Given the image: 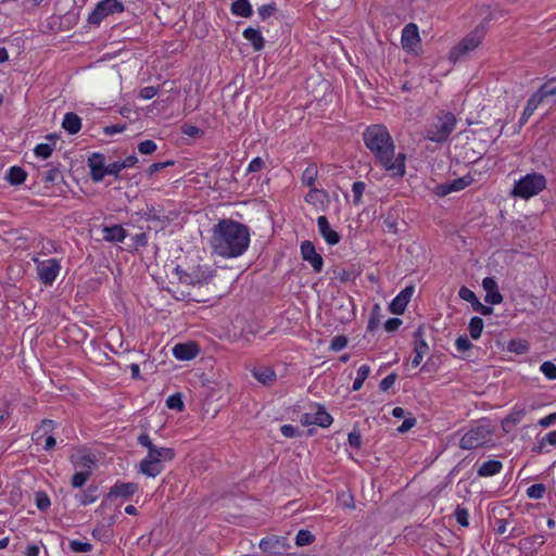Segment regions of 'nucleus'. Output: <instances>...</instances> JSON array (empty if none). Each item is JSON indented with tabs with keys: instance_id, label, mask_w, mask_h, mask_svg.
I'll return each instance as SVG.
<instances>
[{
	"instance_id": "obj_1",
	"label": "nucleus",
	"mask_w": 556,
	"mask_h": 556,
	"mask_svg": "<svg viewBox=\"0 0 556 556\" xmlns=\"http://www.w3.org/2000/svg\"><path fill=\"white\" fill-rule=\"evenodd\" d=\"M363 139L377 163L387 172L392 173L393 176H404L406 155L399 153L395 156V146L386 126L376 124L367 127L363 134Z\"/></svg>"
},
{
	"instance_id": "obj_2",
	"label": "nucleus",
	"mask_w": 556,
	"mask_h": 556,
	"mask_svg": "<svg viewBox=\"0 0 556 556\" xmlns=\"http://www.w3.org/2000/svg\"><path fill=\"white\" fill-rule=\"evenodd\" d=\"M250 244L249 228L232 219H220L212 230L211 248L214 254L225 258L242 255Z\"/></svg>"
},
{
	"instance_id": "obj_3",
	"label": "nucleus",
	"mask_w": 556,
	"mask_h": 556,
	"mask_svg": "<svg viewBox=\"0 0 556 556\" xmlns=\"http://www.w3.org/2000/svg\"><path fill=\"white\" fill-rule=\"evenodd\" d=\"M175 457V451L170 447L155 446L139 464V472L155 478L164 470V463Z\"/></svg>"
},
{
	"instance_id": "obj_4",
	"label": "nucleus",
	"mask_w": 556,
	"mask_h": 556,
	"mask_svg": "<svg viewBox=\"0 0 556 556\" xmlns=\"http://www.w3.org/2000/svg\"><path fill=\"white\" fill-rule=\"evenodd\" d=\"M457 124V118L452 112H440L427 129L426 138L435 143H442L448 139Z\"/></svg>"
},
{
	"instance_id": "obj_5",
	"label": "nucleus",
	"mask_w": 556,
	"mask_h": 556,
	"mask_svg": "<svg viewBox=\"0 0 556 556\" xmlns=\"http://www.w3.org/2000/svg\"><path fill=\"white\" fill-rule=\"evenodd\" d=\"M549 100L554 102L556 101V78H551L545 81L540 89L528 99L526 108L519 119L520 127L528 122L541 103Z\"/></svg>"
},
{
	"instance_id": "obj_6",
	"label": "nucleus",
	"mask_w": 556,
	"mask_h": 556,
	"mask_svg": "<svg viewBox=\"0 0 556 556\" xmlns=\"http://www.w3.org/2000/svg\"><path fill=\"white\" fill-rule=\"evenodd\" d=\"M546 188V178L539 173L527 174L514 186L511 194L528 200Z\"/></svg>"
},
{
	"instance_id": "obj_7",
	"label": "nucleus",
	"mask_w": 556,
	"mask_h": 556,
	"mask_svg": "<svg viewBox=\"0 0 556 556\" xmlns=\"http://www.w3.org/2000/svg\"><path fill=\"white\" fill-rule=\"evenodd\" d=\"M493 431L488 425H479L468 430L459 441L463 450H473L483 446L492 440Z\"/></svg>"
},
{
	"instance_id": "obj_8",
	"label": "nucleus",
	"mask_w": 556,
	"mask_h": 556,
	"mask_svg": "<svg viewBox=\"0 0 556 556\" xmlns=\"http://www.w3.org/2000/svg\"><path fill=\"white\" fill-rule=\"evenodd\" d=\"M484 36L482 28L477 27L473 31L467 35L456 47L450 52V60L457 62L467 53L473 51L481 42Z\"/></svg>"
},
{
	"instance_id": "obj_9",
	"label": "nucleus",
	"mask_w": 556,
	"mask_h": 556,
	"mask_svg": "<svg viewBox=\"0 0 556 556\" xmlns=\"http://www.w3.org/2000/svg\"><path fill=\"white\" fill-rule=\"evenodd\" d=\"M124 11V4L118 0H101L88 16V23L99 25L105 17Z\"/></svg>"
},
{
	"instance_id": "obj_10",
	"label": "nucleus",
	"mask_w": 556,
	"mask_h": 556,
	"mask_svg": "<svg viewBox=\"0 0 556 556\" xmlns=\"http://www.w3.org/2000/svg\"><path fill=\"white\" fill-rule=\"evenodd\" d=\"M34 261L37 264L36 270L38 279L45 286H52L61 270L60 261L55 258H48L43 261L35 258Z\"/></svg>"
},
{
	"instance_id": "obj_11",
	"label": "nucleus",
	"mask_w": 556,
	"mask_h": 556,
	"mask_svg": "<svg viewBox=\"0 0 556 556\" xmlns=\"http://www.w3.org/2000/svg\"><path fill=\"white\" fill-rule=\"evenodd\" d=\"M54 428L53 420L45 419L41 421L40 426L33 433V441L36 444L43 443V448L46 451H51L55 446V438L52 434H49Z\"/></svg>"
},
{
	"instance_id": "obj_12",
	"label": "nucleus",
	"mask_w": 556,
	"mask_h": 556,
	"mask_svg": "<svg viewBox=\"0 0 556 556\" xmlns=\"http://www.w3.org/2000/svg\"><path fill=\"white\" fill-rule=\"evenodd\" d=\"M302 258L311 264L315 273H320L324 266L323 256L316 252L312 241H303L301 243Z\"/></svg>"
},
{
	"instance_id": "obj_13",
	"label": "nucleus",
	"mask_w": 556,
	"mask_h": 556,
	"mask_svg": "<svg viewBox=\"0 0 556 556\" xmlns=\"http://www.w3.org/2000/svg\"><path fill=\"white\" fill-rule=\"evenodd\" d=\"M402 47L408 52H414L420 45L418 27L414 23L407 24L402 30Z\"/></svg>"
},
{
	"instance_id": "obj_14",
	"label": "nucleus",
	"mask_w": 556,
	"mask_h": 556,
	"mask_svg": "<svg viewBox=\"0 0 556 556\" xmlns=\"http://www.w3.org/2000/svg\"><path fill=\"white\" fill-rule=\"evenodd\" d=\"M139 490V485L135 482H116L113 486H111L108 498H130L135 493Z\"/></svg>"
},
{
	"instance_id": "obj_15",
	"label": "nucleus",
	"mask_w": 556,
	"mask_h": 556,
	"mask_svg": "<svg viewBox=\"0 0 556 556\" xmlns=\"http://www.w3.org/2000/svg\"><path fill=\"white\" fill-rule=\"evenodd\" d=\"M414 293V287L408 286L403 289L390 303L389 309L392 314L401 315L405 312Z\"/></svg>"
},
{
	"instance_id": "obj_16",
	"label": "nucleus",
	"mask_w": 556,
	"mask_h": 556,
	"mask_svg": "<svg viewBox=\"0 0 556 556\" xmlns=\"http://www.w3.org/2000/svg\"><path fill=\"white\" fill-rule=\"evenodd\" d=\"M414 352L415 356L412 359V365L417 367L424 359V356L429 352V345L424 339V330L419 327L415 333Z\"/></svg>"
},
{
	"instance_id": "obj_17",
	"label": "nucleus",
	"mask_w": 556,
	"mask_h": 556,
	"mask_svg": "<svg viewBox=\"0 0 556 556\" xmlns=\"http://www.w3.org/2000/svg\"><path fill=\"white\" fill-rule=\"evenodd\" d=\"M317 227L319 233L329 245H336L340 242L341 236L330 227L326 216L323 215L317 218Z\"/></svg>"
},
{
	"instance_id": "obj_18",
	"label": "nucleus",
	"mask_w": 556,
	"mask_h": 556,
	"mask_svg": "<svg viewBox=\"0 0 556 556\" xmlns=\"http://www.w3.org/2000/svg\"><path fill=\"white\" fill-rule=\"evenodd\" d=\"M88 166L90 168V176L93 181L99 182L105 176L104 156L100 153H92L88 159Z\"/></svg>"
},
{
	"instance_id": "obj_19",
	"label": "nucleus",
	"mask_w": 556,
	"mask_h": 556,
	"mask_svg": "<svg viewBox=\"0 0 556 556\" xmlns=\"http://www.w3.org/2000/svg\"><path fill=\"white\" fill-rule=\"evenodd\" d=\"M199 354V346L194 342L177 343L173 348V355L179 361H190Z\"/></svg>"
},
{
	"instance_id": "obj_20",
	"label": "nucleus",
	"mask_w": 556,
	"mask_h": 556,
	"mask_svg": "<svg viewBox=\"0 0 556 556\" xmlns=\"http://www.w3.org/2000/svg\"><path fill=\"white\" fill-rule=\"evenodd\" d=\"M211 278H212V275L208 271L203 270L201 268H198V269L193 270L192 273L179 274L180 282L187 283V285H192V286L207 283Z\"/></svg>"
},
{
	"instance_id": "obj_21",
	"label": "nucleus",
	"mask_w": 556,
	"mask_h": 556,
	"mask_svg": "<svg viewBox=\"0 0 556 556\" xmlns=\"http://www.w3.org/2000/svg\"><path fill=\"white\" fill-rule=\"evenodd\" d=\"M103 239L108 242H123L127 231L121 225L104 226L102 228Z\"/></svg>"
},
{
	"instance_id": "obj_22",
	"label": "nucleus",
	"mask_w": 556,
	"mask_h": 556,
	"mask_svg": "<svg viewBox=\"0 0 556 556\" xmlns=\"http://www.w3.org/2000/svg\"><path fill=\"white\" fill-rule=\"evenodd\" d=\"M253 377L265 386H269L276 380V372L270 367L260 366L252 370Z\"/></svg>"
},
{
	"instance_id": "obj_23",
	"label": "nucleus",
	"mask_w": 556,
	"mask_h": 556,
	"mask_svg": "<svg viewBox=\"0 0 556 556\" xmlns=\"http://www.w3.org/2000/svg\"><path fill=\"white\" fill-rule=\"evenodd\" d=\"M243 37L251 42L255 51H261L265 46V40L258 29L248 27L243 30Z\"/></svg>"
},
{
	"instance_id": "obj_24",
	"label": "nucleus",
	"mask_w": 556,
	"mask_h": 556,
	"mask_svg": "<svg viewBox=\"0 0 556 556\" xmlns=\"http://www.w3.org/2000/svg\"><path fill=\"white\" fill-rule=\"evenodd\" d=\"M471 181H472L471 177L464 176V177L453 180L452 182L444 184L440 188L442 190V194L446 195L451 192L465 189L467 186H469L471 184Z\"/></svg>"
},
{
	"instance_id": "obj_25",
	"label": "nucleus",
	"mask_w": 556,
	"mask_h": 556,
	"mask_svg": "<svg viewBox=\"0 0 556 556\" xmlns=\"http://www.w3.org/2000/svg\"><path fill=\"white\" fill-rule=\"evenodd\" d=\"M503 468L500 460L491 459L484 462L477 470L479 477H491L498 473Z\"/></svg>"
},
{
	"instance_id": "obj_26",
	"label": "nucleus",
	"mask_w": 556,
	"mask_h": 556,
	"mask_svg": "<svg viewBox=\"0 0 556 556\" xmlns=\"http://www.w3.org/2000/svg\"><path fill=\"white\" fill-rule=\"evenodd\" d=\"M62 126L68 134L75 135L81 128V118L75 113H66Z\"/></svg>"
},
{
	"instance_id": "obj_27",
	"label": "nucleus",
	"mask_w": 556,
	"mask_h": 556,
	"mask_svg": "<svg viewBox=\"0 0 556 556\" xmlns=\"http://www.w3.org/2000/svg\"><path fill=\"white\" fill-rule=\"evenodd\" d=\"M71 462L74 464L75 467L88 471H91L92 467L96 465V458L90 454H83L77 457L72 456Z\"/></svg>"
},
{
	"instance_id": "obj_28",
	"label": "nucleus",
	"mask_w": 556,
	"mask_h": 556,
	"mask_svg": "<svg viewBox=\"0 0 556 556\" xmlns=\"http://www.w3.org/2000/svg\"><path fill=\"white\" fill-rule=\"evenodd\" d=\"M231 11L235 15L242 17H250L253 13L249 0H236L231 4Z\"/></svg>"
},
{
	"instance_id": "obj_29",
	"label": "nucleus",
	"mask_w": 556,
	"mask_h": 556,
	"mask_svg": "<svg viewBox=\"0 0 556 556\" xmlns=\"http://www.w3.org/2000/svg\"><path fill=\"white\" fill-rule=\"evenodd\" d=\"M314 419L315 425H318L323 428L329 427L333 421L331 415L327 413L321 405L316 406V410L314 412Z\"/></svg>"
},
{
	"instance_id": "obj_30",
	"label": "nucleus",
	"mask_w": 556,
	"mask_h": 556,
	"mask_svg": "<svg viewBox=\"0 0 556 556\" xmlns=\"http://www.w3.org/2000/svg\"><path fill=\"white\" fill-rule=\"evenodd\" d=\"M26 176V172L22 167L12 166L7 174V179L11 185L17 186L25 181Z\"/></svg>"
},
{
	"instance_id": "obj_31",
	"label": "nucleus",
	"mask_w": 556,
	"mask_h": 556,
	"mask_svg": "<svg viewBox=\"0 0 556 556\" xmlns=\"http://www.w3.org/2000/svg\"><path fill=\"white\" fill-rule=\"evenodd\" d=\"M468 330L473 340L479 339L483 331V319L481 317L473 316L469 321Z\"/></svg>"
},
{
	"instance_id": "obj_32",
	"label": "nucleus",
	"mask_w": 556,
	"mask_h": 556,
	"mask_svg": "<svg viewBox=\"0 0 556 556\" xmlns=\"http://www.w3.org/2000/svg\"><path fill=\"white\" fill-rule=\"evenodd\" d=\"M98 488L89 486L86 491L77 495V498L80 505L86 506L97 501L98 498Z\"/></svg>"
},
{
	"instance_id": "obj_33",
	"label": "nucleus",
	"mask_w": 556,
	"mask_h": 556,
	"mask_svg": "<svg viewBox=\"0 0 556 556\" xmlns=\"http://www.w3.org/2000/svg\"><path fill=\"white\" fill-rule=\"evenodd\" d=\"M317 167L316 165L312 164V165H308L303 174H302V182L303 185L309 187V188H313L314 184H315V180H316V177H317Z\"/></svg>"
},
{
	"instance_id": "obj_34",
	"label": "nucleus",
	"mask_w": 556,
	"mask_h": 556,
	"mask_svg": "<svg viewBox=\"0 0 556 556\" xmlns=\"http://www.w3.org/2000/svg\"><path fill=\"white\" fill-rule=\"evenodd\" d=\"M370 374V367L368 365H362L357 370V376L353 382L352 390L358 391L364 381L367 379L368 375Z\"/></svg>"
},
{
	"instance_id": "obj_35",
	"label": "nucleus",
	"mask_w": 556,
	"mask_h": 556,
	"mask_svg": "<svg viewBox=\"0 0 556 556\" xmlns=\"http://www.w3.org/2000/svg\"><path fill=\"white\" fill-rule=\"evenodd\" d=\"M54 149L55 141H53L52 143H39L35 147L34 152L38 157L46 160L51 156Z\"/></svg>"
},
{
	"instance_id": "obj_36",
	"label": "nucleus",
	"mask_w": 556,
	"mask_h": 556,
	"mask_svg": "<svg viewBox=\"0 0 556 556\" xmlns=\"http://www.w3.org/2000/svg\"><path fill=\"white\" fill-rule=\"evenodd\" d=\"M315 541V536L308 530H300L295 536V544L298 546H306Z\"/></svg>"
},
{
	"instance_id": "obj_37",
	"label": "nucleus",
	"mask_w": 556,
	"mask_h": 556,
	"mask_svg": "<svg viewBox=\"0 0 556 556\" xmlns=\"http://www.w3.org/2000/svg\"><path fill=\"white\" fill-rule=\"evenodd\" d=\"M546 486L542 483H535L527 489V495L530 498L540 500L544 496Z\"/></svg>"
},
{
	"instance_id": "obj_38",
	"label": "nucleus",
	"mask_w": 556,
	"mask_h": 556,
	"mask_svg": "<svg viewBox=\"0 0 556 556\" xmlns=\"http://www.w3.org/2000/svg\"><path fill=\"white\" fill-rule=\"evenodd\" d=\"M90 476H91V471H88V470L77 471L72 477L71 483L74 488H81L87 482V480L89 479Z\"/></svg>"
},
{
	"instance_id": "obj_39",
	"label": "nucleus",
	"mask_w": 556,
	"mask_h": 556,
	"mask_svg": "<svg viewBox=\"0 0 556 556\" xmlns=\"http://www.w3.org/2000/svg\"><path fill=\"white\" fill-rule=\"evenodd\" d=\"M508 350L517 354H525L529 351V344L525 340H511L508 343Z\"/></svg>"
},
{
	"instance_id": "obj_40",
	"label": "nucleus",
	"mask_w": 556,
	"mask_h": 556,
	"mask_svg": "<svg viewBox=\"0 0 556 556\" xmlns=\"http://www.w3.org/2000/svg\"><path fill=\"white\" fill-rule=\"evenodd\" d=\"M166 405L168 408L176 409L179 412L182 410L185 407L182 397L179 393L168 396L166 400Z\"/></svg>"
},
{
	"instance_id": "obj_41",
	"label": "nucleus",
	"mask_w": 556,
	"mask_h": 556,
	"mask_svg": "<svg viewBox=\"0 0 556 556\" xmlns=\"http://www.w3.org/2000/svg\"><path fill=\"white\" fill-rule=\"evenodd\" d=\"M540 370L548 380H556V365L549 361L542 363Z\"/></svg>"
},
{
	"instance_id": "obj_42",
	"label": "nucleus",
	"mask_w": 556,
	"mask_h": 556,
	"mask_svg": "<svg viewBox=\"0 0 556 556\" xmlns=\"http://www.w3.org/2000/svg\"><path fill=\"white\" fill-rule=\"evenodd\" d=\"M70 548L74 553H89L92 551V545L87 542L73 540L70 542Z\"/></svg>"
},
{
	"instance_id": "obj_43",
	"label": "nucleus",
	"mask_w": 556,
	"mask_h": 556,
	"mask_svg": "<svg viewBox=\"0 0 556 556\" xmlns=\"http://www.w3.org/2000/svg\"><path fill=\"white\" fill-rule=\"evenodd\" d=\"M36 506L39 510H46L50 507V498L45 492H37L35 495Z\"/></svg>"
},
{
	"instance_id": "obj_44",
	"label": "nucleus",
	"mask_w": 556,
	"mask_h": 556,
	"mask_svg": "<svg viewBox=\"0 0 556 556\" xmlns=\"http://www.w3.org/2000/svg\"><path fill=\"white\" fill-rule=\"evenodd\" d=\"M365 188H366V185L363 181H355L353 184L352 191H353V200H354L355 204L361 203Z\"/></svg>"
},
{
	"instance_id": "obj_45",
	"label": "nucleus",
	"mask_w": 556,
	"mask_h": 556,
	"mask_svg": "<svg viewBox=\"0 0 556 556\" xmlns=\"http://www.w3.org/2000/svg\"><path fill=\"white\" fill-rule=\"evenodd\" d=\"M455 518H456V521L463 526V527H468L469 526V513L466 508L464 507H457L456 510H455Z\"/></svg>"
},
{
	"instance_id": "obj_46",
	"label": "nucleus",
	"mask_w": 556,
	"mask_h": 556,
	"mask_svg": "<svg viewBox=\"0 0 556 556\" xmlns=\"http://www.w3.org/2000/svg\"><path fill=\"white\" fill-rule=\"evenodd\" d=\"M61 177V172L58 167H50L46 172L42 173V178L45 182L53 184Z\"/></svg>"
},
{
	"instance_id": "obj_47",
	"label": "nucleus",
	"mask_w": 556,
	"mask_h": 556,
	"mask_svg": "<svg viewBox=\"0 0 556 556\" xmlns=\"http://www.w3.org/2000/svg\"><path fill=\"white\" fill-rule=\"evenodd\" d=\"M156 150V143L153 140H144L138 144V151L141 154H151Z\"/></svg>"
},
{
	"instance_id": "obj_48",
	"label": "nucleus",
	"mask_w": 556,
	"mask_h": 556,
	"mask_svg": "<svg viewBox=\"0 0 556 556\" xmlns=\"http://www.w3.org/2000/svg\"><path fill=\"white\" fill-rule=\"evenodd\" d=\"M458 295L462 300L469 302L471 305H473V303H476L478 300L473 291H471L467 287H462L458 291Z\"/></svg>"
},
{
	"instance_id": "obj_49",
	"label": "nucleus",
	"mask_w": 556,
	"mask_h": 556,
	"mask_svg": "<svg viewBox=\"0 0 556 556\" xmlns=\"http://www.w3.org/2000/svg\"><path fill=\"white\" fill-rule=\"evenodd\" d=\"M348 344V339L344 337V336H337V337H333L331 342H330V349L332 351H341L343 350Z\"/></svg>"
},
{
	"instance_id": "obj_50",
	"label": "nucleus",
	"mask_w": 556,
	"mask_h": 556,
	"mask_svg": "<svg viewBox=\"0 0 556 556\" xmlns=\"http://www.w3.org/2000/svg\"><path fill=\"white\" fill-rule=\"evenodd\" d=\"M277 11L275 3L264 4L258 8L257 12L262 20H266Z\"/></svg>"
},
{
	"instance_id": "obj_51",
	"label": "nucleus",
	"mask_w": 556,
	"mask_h": 556,
	"mask_svg": "<svg viewBox=\"0 0 556 556\" xmlns=\"http://www.w3.org/2000/svg\"><path fill=\"white\" fill-rule=\"evenodd\" d=\"M455 345L458 352H466L472 348V343L466 336H459L455 341Z\"/></svg>"
},
{
	"instance_id": "obj_52",
	"label": "nucleus",
	"mask_w": 556,
	"mask_h": 556,
	"mask_svg": "<svg viewBox=\"0 0 556 556\" xmlns=\"http://www.w3.org/2000/svg\"><path fill=\"white\" fill-rule=\"evenodd\" d=\"M397 379V376L395 372H391L390 375H388L387 377H384L380 384H379V388L381 391H388L390 388L393 387V384L395 383Z\"/></svg>"
},
{
	"instance_id": "obj_53",
	"label": "nucleus",
	"mask_w": 556,
	"mask_h": 556,
	"mask_svg": "<svg viewBox=\"0 0 556 556\" xmlns=\"http://www.w3.org/2000/svg\"><path fill=\"white\" fill-rule=\"evenodd\" d=\"M334 274H336V278H338L343 283L351 281L355 278L353 270L339 269V270H334Z\"/></svg>"
},
{
	"instance_id": "obj_54",
	"label": "nucleus",
	"mask_w": 556,
	"mask_h": 556,
	"mask_svg": "<svg viewBox=\"0 0 556 556\" xmlns=\"http://www.w3.org/2000/svg\"><path fill=\"white\" fill-rule=\"evenodd\" d=\"M484 301L492 305L500 304L503 301V295L500 293L498 288H497L494 291L486 293Z\"/></svg>"
},
{
	"instance_id": "obj_55",
	"label": "nucleus",
	"mask_w": 556,
	"mask_h": 556,
	"mask_svg": "<svg viewBox=\"0 0 556 556\" xmlns=\"http://www.w3.org/2000/svg\"><path fill=\"white\" fill-rule=\"evenodd\" d=\"M138 444L146 447L148 450V452H151L152 448H154L156 445L153 444L151 438L149 437L148 433L143 432L141 433L138 439Z\"/></svg>"
},
{
	"instance_id": "obj_56",
	"label": "nucleus",
	"mask_w": 556,
	"mask_h": 556,
	"mask_svg": "<svg viewBox=\"0 0 556 556\" xmlns=\"http://www.w3.org/2000/svg\"><path fill=\"white\" fill-rule=\"evenodd\" d=\"M123 169V166L121 165V162H113L106 165L105 167V175H113L116 178L118 177V173Z\"/></svg>"
},
{
	"instance_id": "obj_57",
	"label": "nucleus",
	"mask_w": 556,
	"mask_h": 556,
	"mask_svg": "<svg viewBox=\"0 0 556 556\" xmlns=\"http://www.w3.org/2000/svg\"><path fill=\"white\" fill-rule=\"evenodd\" d=\"M472 308H473V311H476L484 316L491 315L493 313V308L491 306H486V305L482 304L479 301V299L477 300L476 303H473Z\"/></svg>"
},
{
	"instance_id": "obj_58",
	"label": "nucleus",
	"mask_w": 556,
	"mask_h": 556,
	"mask_svg": "<svg viewBox=\"0 0 556 556\" xmlns=\"http://www.w3.org/2000/svg\"><path fill=\"white\" fill-rule=\"evenodd\" d=\"M157 91H159V89L156 87H153V86L144 87L140 90V98H142L144 100L152 99L153 97H155L157 94Z\"/></svg>"
},
{
	"instance_id": "obj_59",
	"label": "nucleus",
	"mask_w": 556,
	"mask_h": 556,
	"mask_svg": "<svg viewBox=\"0 0 556 556\" xmlns=\"http://www.w3.org/2000/svg\"><path fill=\"white\" fill-rule=\"evenodd\" d=\"M416 425V418L415 417H408L405 418L402 425L397 428V431L400 433H405L408 430H410Z\"/></svg>"
},
{
	"instance_id": "obj_60",
	"label": "nucleus",
	"mask_w": 556,
	"mask_h": 556,
	"mask_svg": "<svg viewBox=\"0 0 556 556\" xmlns=\"http://www.w3.org/2000/svg\"><path fill=\"white\" fill-rule=\"evenodd\" d=\"M264 166V161L262 157L257 156V157H254L249 166H248V172L249 173H255V172H258L263 168Z\"/></svg>"
},
{
	"instance_id": "obj_61",
	"label": "nucleus",
	"mask_w": 556,
	"mask_h": 556,
	"mask_svg": "<svg viewBox=\"0 0 556 556\" xmlns=\"http://www.w3.org/2000/svg\"><path fill=\"white\" fill-rule=\"evenodd\" d=\"M174 163L172 161H167V162H164V163H153L151 164L148 169H147V174L149 176H152L154 175L156 172H159L160 169L162 168H165L166 166H169V165H173Z\"/></svg>"
},
{
	"instance_id": "obj_62",
	"label": "nucleus",
	"mask_w": 556,
	"mask_h": 556,
	"mask_svg": "<svg viewBox=\"0 0 556 556\" xmlns=\"http://www.w3.org/2000/svg\"><path fill=\"white\" fill-rule=\"evenodd\" d=\"M280 431L286 438H295L299 434V429L292 425L281 426Z\"/></svg>"
},
{
	"instance_id": "obj_63",
	"label": "nucleus",
	"mask_w": 556,
	"mask_h": 556,
	"mask_svg": "<svg viewBox=\"0 0 556 556\" xmlns=\"http://www.w3.org/2000/svg\"><path fill=\"white\" fill-rule=\"evenodd\" d=\"M482 287H483V289L485 290L486 293H490V292H492V291H494L495 289L498 288L495 279L492 278V277H485L482 280Z\"/></svg>"
},
{
	"instance_id": "obj_64",
	"label": "nucleus",
	"mask_w": 556,
	"mask_h": 556,
	"mask_svg": "<svg viewBox=\"0 0 556 556\" xmlns=\"http://www.w3.org/2000/svg\"><path fill=\"white\" fill-rule=\"evenodd\" d=\"M402 325V320L399 318H389L384 324V329L389 332L395 331Z\"/></svg>"
}]
</instances>
